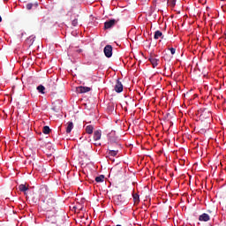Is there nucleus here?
<instances>
[{
  "mask_svg": "<svg viewBox=\"0 0 226 226\" xmlns=\"http://www.w3.org/2000/svg\"><path fill=\"white\" fill-rule=\"evenodd\" d=\"M39 192L41 199H43V207L46 213H52L56 211L57 203H56V199H54V196H52L51 193H49L47 187H41Z\"/></svg>",
  "mask_w": 226,
  "mask_h": 226,
  "instance_id": "obj_1",
  "label": "nucleus"
},
{
  "mask_svg": "<svg viewBox=\"0 0 226 226\" xmlns=\"http://www.w3.org/2000/svg\"><path fill=\"white\" fill-rule=\"evenodd\" d=\"M114 202L116 206H118L119 207H123L128 204V201L123 195L119 194L114 197Z\"/></svg>",
  "mask_w": 226,
  "mask_h": 226,
  "instance_id": "obj_2",
  "label": "nucleus"
},
{
  "mask_svg": "<svg viewBox=\"0 0 226 226\" xmlns=\"http://www.w3.org/2000/svg\"><path fill=\"white\" fill-rule=\"evenodd\" d=\"M46 220L48 223H57V217L56 216V210L53 212H46Z\"/></svg>",
  "mask_w": 226,
  "mask_h": 226,
  "instance_id": "obj_3",
  "label": "nucleus"
},
{
  "mask_svg": "<svg viewBox=\"0 0 226 226\" xmlns=\"http://www.w3.org/2000/svg\"><path fill=\"white\" fill-rule=\"evenodd\" d=\"M116 24H117V20L109 19L104 23V29H112Z\"/></svg>",
  "mask_w": 226,
  "mask_h": 226,
  "instance_id": "obj_4",
  "label": "nucleus"
},
{
  "mask_svg": "<svg viewBox=\"0 0 226 226\" xmlns=\"http://www.w3.org/2000/svg\"><path fill=\"white\" fill-rule=\"evenodd\" d=\"M104 55L106 56V57H112V46L111 45L105 46Z\"/></svg>",
  "mask_w": 226,
  "mask_h": 226,
  "instance_id": "obj_5",
  "label": "nucleus"
},
{
  "mask_svg": "<svg viewBox=\"0 0 226 226\" xmlns=\"http://www.w3.org/2000/svg\"><path fill=\"white\" fill-rule=\"evenodd\" d=\"M115 91L116 93H123V83H121L119 79L117 80V83L115 85Z\"/></svg>",
  "mask_w": 226,
  "mask_h": 226,
  "instance_id": "obj_6",
  "label": "nucleus"
},
{
  "mask_svg": "<svg viewBox=\"0 0 226 226\" xmlns=\"http://www.w3.org/2000/svg\"><path fill=\"white\" fill-rule=\"evenodd\" d=\"M71 20L72 26H73L74 27H77V26H79V15L73 14L71 18Z\"/></svg>",
  "mask_w": 226,
  "mask_h": 226,
  "instance_id": "obj_7",
  "label": "nucleus"
},
{
  "mask_svg": "<svg viewBox=\"0 0 226 226\" xmlns=\"http://www.w3.org/2000/svg\"><path fill=\"white\" fill-rule=\"evenodd\" d=\"M200 222H209L211 220V217L209 215L204 213L199 217Z\"/></svg>",
  "mask_w": 226,
  "mask_h": 226,
  "instance_id": "obj_8",
  "label": "nucleus"
},
{
  "mask_svg": "<svg viewBox=\"0 0 226 226\" xmlns=\"http://www.w3.org/2000/svg\"><path fill=\"white\" fill-rule=\"evenodd\" d=\"M77 91L79 92V93H89V91H91V87H79L78 88H77Z\"/></svg>",
  "mask_w": 226,
  "mask_h": 226,
  "instance_id": "obj_9",
  "label": "nucleus"
},
{
  "mask_svg": "<svg viewBox=\"0 0 226 226\" xmlns=\"http://www.w3.org/2000/svg\"><path fill=\"white\" fill-rule=\"evenodd\" d=\"M102 139V131L97 130L94 132V140H100Z\"/></svg>",
  "mask_w": 226,
  "mask_h": 226,
  "instance_id": "obj_10",
  "label": "nucleus"
},
{
  "mask_svg": "<svg viewBox=\"0 0 226 226\" xmlns=\"http://www.w3.org/2000/svg\"><path fill=\"white\" fill-rule=\"evenodd\" d=\"M149 61L151 64L153 65V68H156L158 66V59L154 58V56H150Z\"/></svg>",
  "mask_w": 226,
  "mask_h": 226,
  "instance_id": "obj_11",
  "label": "nucleus"
},
{
  "mask_svg": "<svg viewBox=\"0 0 226 226\" xmlns=\"http://www.w3.org/2000/svg\"><path fill=\"white\" fill-rule=\"evenodd\" d=\"M33 8H38V3H34V4L29 3L26 4V10H33Z\"/></svg>",
  "mask_w": 226,
  "mask_h": 226,
  "instance_id": "obj_12",
  "label": "nucleus"
},
{
  "mask_svg": "<svg viewBox=\"0 0 226 226\" xmlns=\"http://www.w3.org/2000/svg\"><path fill=\"white\" fill-rule=\"evenodd\" d=\"M154 40H158V38H162V40H163V34L160 30H157L154 33Z\"/></svg>",
  "mask_w": 226,
  "mask_h": 226,
  "instance_id": "obj_13",
  "label": "nucleus"
},
{
  "mask_svg": "<svg viewBox=\"0 0 226 226\" xmlns=\"http://www.w3.org/2000/svg\"><path fill=\"white\" fill-rule=\"evenodd\" d=\"M72 130H73V122H68L66 127V133H72Z\"/></svg>",
  "mask_w": 226,
  "mask_h": 226,
  "instance_id": "obj_14",
  "label": "nucleus"
},
{
  "mask_svg": "<svg viewBox=\"0 0 226 226\" xmlns=\"http://www.w3.org/2000/svg\"><path fill=\"white\" fill-rule=\"evenodd\" d=\"M94 130V126H93V125H87L86 127V132L88 133V135H93Z\"/></svg>",
  "mask_w": 226,
  "mask_h": 226,
  "instance_id": "obj_15",
  "label": "nucleus"
},
{
  "mask_svg": "<svg viewBox=\"0 0 226 226\" xmlns=\"http://www.w3.org/2000/svg\"><path fill=\"white\" fill-rule=\"evenodd\" d=\"M132 199H133L134 204H139L140 202V197L137 193L132 194Z\"/></svg>",
  "mask_w": 226,
  "mask_h": 226,
  "instance_id": "obj_16",
  "label": "nucleus"
},
{
  "mask_svg": "<svg viewBox=\"0 0 226 226\" xmlns=\"http://www.w3.org/2000/svg\"><path fill=\"white\" fill-rule=\"evenodd\" d=\"M119 150L109 149V156H117Z\"/></svg>",
  "mask_w": 226,
  "mask_h": 226,
  "instance_id": "obj_17",
  "label": "nucleus"
},
{
  "mask_svg": "<svg viewBox=\"0 0 226 226\" xmlns=\"http://www.w3.org/2000/svg\"><path fill=\"white\" fill-rule=\"evenodd\" d=\"M37 91H39V93H41V94H45V87H43V85L38 86Z\"/></svg>",
  "mask_w": 226,
  "mask_h": 226,
  "instance_id": "obj_18",
  "label": "nucleus"
},
{
  "mask_svg": "<svg viewBox=\"0 0 226 226\" xmlns=\"http://www.w3.org/2000/svg\"><path fill=\"white\" fill-rule=\"evenodd\" d=\"M42 133H44V135H49V133H50V127L48 125L44 126L42 128Z\"/></svg>",
  "mask_w": 226,
  "mask_h": 226,
  "instance_id": "obj_19",
  "label": "nucleus"
},
{
  "mask_svg": "<svg viewBox=\"0 0 226 226\" xmlns=\"http://www.w3.org/2000/svg\"><path fill=\"white\" fill-rule=\"evenodd\" d=\"M104 180H105V176L103 175H101L95 177L96 183H103Z\"/></svg>",
  "mask_w": 226,
  "mask_h": 226,
  "instance_id": "obj_20",
  "label": "nucleus"
},
{
  "mask_svg": "<svg viewBox=\"0 0 226 226\" xmlns=\"http://www.w3.org/2000/svg\"><path fill=\"white\" fill-rule=\"evenodd\" d=\"M19 190L20 192H27V190H29V188H27V186H26V185H19Z\"/></svg>",
  "mask_w": 226,
  "mask_h": 226,
  "instance_id": "obj_21",
  "label": "nucleus"
},
{
  "mask_svg": "<svg viewBox=\"0 0 226 226\" xmlns=\"http://www.w3.org/2000/svg\"><path fill=\"white\" fill-rule=\"evenodd\" d=\"M109 144H110V146H113L115 147H121V145L119 143H117L112 139L109 140Z\"/></svg>",
  "mask_w": 226,
  "mask_h": 226,
  "instance_id": "obj_22",
  "label": "nucleus"
},
{
  "mask_svg": "<svg viewBox=\"0 0 226 226\" xmlns=\"http://www.w3.org/2000/svg\"><path fill=\"white\" fill-rule=\"evenodd\" d=\"M206 114L207 113L206 111H203L200 116V119H209V116H206Z\"/></svg>",
  "mask_w": 226,
  "mask_h": 226,
  "instance_id": "obj_23",
  "label": "nucleus"
},
{
  "mask_svg": "<svg viewBox=\"0 0 226 226\" xmlns=\"http://www.w3.org/2000/svg\"><path fill=\"white\" fill-rule=\"evenodd\" d=\"M168 3H170V4H171L172 8H174V6H176V0H168Z\"/></svg>",
  "mask_w": 226,
  "mask_h": 226,
  "instance_id": "obj_24",
  "label": "nucleus"
},
{
  "mask_svg": "<svg viewBox=\"0 0 226 226\" xmlns=\"http://www.w3.org/2000/svg\"><path fill=\"white\" fill-rule=\"evenodd\" d=\"M170 50L172 56H174V54H176V49L170 48Z\"/></svg>",
  "mask_w": 226,
  "mask_h": 226,
  "instance_id": "obj_25",
  "label": "nucleus"
},
{
  "mask_svg": "<svg viewBox=\"0 0 226 226\" xmlns=\"http://www.w3.org/2000/svg\"><path fill=\"white\" fill-rule=\"evenodd\" d=\"M0 22H3V18H1V16H0Z\"/></svg>",
  "mask_w": 226,
  "mask_h": 226,
  "instance_id": "obj_26",
  "label": "nucleus"
},
{
  "mask_svg": "<svg viewBox=\"0 0 226 226\" xmlns=\"http://www.w3.org/2000/svg\"><path fill=\"white\" fill-rule=\"evenodd\" d=\"M78 52H81V50H80V49H79V50H78Z\"/></svg>",
  "mask_w": 226,
  "mask_h": 226,
  "instance_id": "obj_27",
  "label": "nucleus"
},
{
  "mask_svg": "<svg viewBox=\"0 0 226 226\" xmlns=\"http://www.w3.org/2000/svg\"><path fill=\"white\" fill-rule=\"evenodd\" d=\"M117 226H122V225H120V224H117Z\"/></svg>",
  "mask_w": 226,
  "mask_h": 226,
  "instance_id": "obj_28",
  "label": "nucleus"
},
{
  "mask_svg": "<svg viewBox=\"0 0 226 226\" xmlns=\"http://www.w3.org/2000/svg\"><path fill=\"white\" fill-rule=\"evenodd\" d=\"M221 1H226V0H221Z\"/></svg>",
  "mask_w": 226,
  "mask_h": 226,
  "instance_id": "obj_29",
  "label": "nucleus"
}]
</instances>
